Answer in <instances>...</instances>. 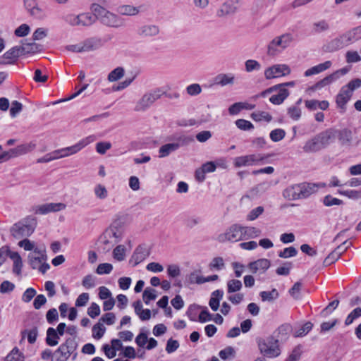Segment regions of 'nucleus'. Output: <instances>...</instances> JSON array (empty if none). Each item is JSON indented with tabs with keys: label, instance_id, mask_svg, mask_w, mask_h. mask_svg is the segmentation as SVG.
Returning <instances> with one entry per match:
<instances>
[{
	"label": "nucleus",
	"instance_id": "nucleus-1",
	"mask_svg": "<svg viewBox=\"0 0 361 361\" xmlns=\"http://www.w3.org/2000/svg\"><path fill=\"white\" fill-rule=\"evenodd\" d=\"M333 142V132L326 129L308 140L302 149L306 153H314L326 148Z\"/></svg>",
	"mask_w": 361,
	"mask_h": 361
},
{
	"label": "nucleus",
	"instance_id": "nucleus-2",
	"mask_svg": "<svg viewBox=\"0 0 361 361\" xmlns=\"http://www.w3.org/2000/svg\"><path fill=\"white\" fill-rule=\"evenodd\" d=\"M91 10L97 16V19L104 25L111 27H120L125 25L123 18L107 11L98 4H92Z\"/></svg>",
	"mask_w": 361,
	"mask_h": 361
},
{
	"label": "nucleus",
	"instance_id": "nucleus-3",
	"mask_svg": "<svg viewBox=\"0 0 361 361\" xmlns=\"http://www.w3.org/2000/svg\"><path fill=\"white\" fill-rule=\"evenodd\" d=\"M256 342L260 353L264 357L275 358L280 355L279 339H275V336L257 338Z\"/></svg>",
	"mask_w": 361,
	"mask_h": 361
},
{
	"label": "nucleus",
	"instance_id": "nucleus-4",
	"mask_svg": "<svg viewBox=\"0 0 361 361\" xmlns=\"http://www.w3.org/2000/svg\"><path fill=\"white\" fill-rule=\"evenodd\" d=\"M165 91L162 87L153 88L146 92L137 102L134 110L137 112H143L149 109L154 102L160 99Z\"/></svg>",
	"mask_w": 361,
	"mask_h": 361
},
{
	"label": "nucleus",
	"instance_id": "nucleus-5",
	"mask_svg": "<svg viewBox=\"0 0 361 361\" xmlns=\"http://www.w3.org/2000/svg\"><path fill=\"white\" fill-rule=\"evenodd\" d=\"M244 240L243 226L235 224L229 226L224 233L219 234L217 240L220 243L237 242Z\"/></svg>",
	"mask_w": 361,
	"mask_h": 361
},
{
	"label": "nucleus",
	"instance_id": "nucleus-6",
	"mask_svg": "<svg viewBox=\"0 0 361 361\" xmlns=\"http://www.w3.org/2000/svg\"><path fill=\"white\" fill-rule=\"evenodd\" d=\"M350 70V67L345 66L339 70L336 71L333 73L326 76L323 79L320 80L314 85L310 87V90L312 91H316L318 90H321L322 88L333 83L334 82L338 80L341 76L347 74Z\"/></svg>",
	"mask_w": 361,
	"mask_h": 361
},
{
	"label": "nucleus",
	"instance_id": "nucleus-7",
	"mask_svg": "<svg viewBox=\"0 0 361 361\" xmlns=\"http://www.w3.org/2000/svg\"><path fill=\"white\" fill-rule=\"evenodd\" d=\"M327 130L333 132L334 141L337 138L341 145L349 147L353 145L354 137L350 129L345 128L341 130L335 128H329Z\"/></svg>",
	"mask_w": 361,
	"mask_h": 361
},
{
	"label": "nucleus",
	"instance_id": "nucleus-8",
	"mask_svg": "<svg viewBox=\"0 0 361 361\" xmlns=\"http://www.w3.org/2000/svg\"><path fill=\"white\" fill-rule=\"evenodd\" d=\"M269 156H263L260 154H252L249 155L237 157L234 159L233 164L235 167L248 166L256 165L262 161L265 158Z\"/></svg>",
	"mask_w": 361,
	"mask_h": 361
},
{
	"label": "nucleus",
	"instance_id": "nucleus-9",
	"mask_svg": "<svg viewBox=\"0 0 361 361\" xmlns=\"http://www.w3.org/2000/svg\"><path fill=\"white\" fill-rule=\"evenodd\" d=\"M293 39V36L290 33H286L275 37L268 46V54L274 55L276 54V47H281L282 49L288 47Z\"/></svg>",
	"mask_w": 361,
	"mask_h": 361
},
{
	"label": "nucleus",
	"instance_id": "nucleus-10",
	"mask_svg": "<svg viewBox=\"0 0 361 361\" xmlns=\"http://www.w3.org/2000/svg\"><path fill=\"white\" fill-rule=\"evenodd\" d=\"M352 44L348 32H345L339 37L332 39L326 45V51L334 52Z\"/></svg>",
	"mask_w": 361,
	"mask_h": 361
},
{
	"label": "nucleus",
	"instance_id": "nucleus-11",
	"mask_svg": "<svg viewBox=\"0 0 361 361\" xmlns=\"http://www.w3.org/2000/svg\"><path fill=\"white\" fill-rule=\"evenodd\" d=\"M290 73V68L286 64L274 65L267 68L264 71V77L269 80L281 76L287 75Z\"/></svg>",
	"mask_w": 361,
	"mask_h": 361
},
{
	"label": "nucleus",
	"instance_id": "nucleus-12",
	"mask_svg": "<svg viewBox=\"0 0 361 361\" xmlns=\"http://www.w3.org/2000/svg\"><path fill=\"white\" fill-rule=\"evenodd\" d=\"M46 247H42V250H37L36 252H31L27 255V263L32 269H36L39 264L47 261Z\"/></svg>",
	"mask_w": 361,
	"mask_h": 361
},
{
	"label": "nucleus",
	"instance_id": "nucleus-13",
	"mask_svg": "<svg viewBox=\"0 0 361 361\" xmlns=\"http://www.w3.org/2000/svg\"><path fill=\"white\" fill-rule=\"evenodd\" d=\"M150 255L149 248L145 244L138 245L133 252L129 262L133 267L144 261Z\"/></svg>",
	"mask_w": 361,
	"mask_h": 361
},
{
	"label": "nucleus",
	"instance_id": "nucleus-14",
	"mask_svg": "<svg viewBox=\"0 0 361 361\" xmlns=\"http://www.w3.org/2000/svg\"><path fill=\"white\" fill-rule=\"evenodd\" d=\"M66 205L63 203H47L36 206L32 208L35 214H47L49 212H55L65 209Z\"/></svg>",
	"mask_w": 361,
	"mask_h": 361
},
{
	"label": "nucleus",
	"instance_id": "nucleus-15",
	"mask_svg": "<svg viewBox=\"0 0 361 361\" xmlns=\"http://www.w3.org/2000/svg\"><path fill=\"white\" fill-rule=\"evenodd\" d=\"M301 199H306L311 195L315 193L320 187H324V184L303 182L299 183Z\"/></svg>",
	"mask_w": 361,
	"mask_h": 361
},
{
	"label": "nucleus",
	"instance_id": "nucleus-16",
	"mask_svg": "<svg viewBox=\"0 0 361 361\" xmlns=\"http://www.w3.org/2000/svg\"><path fill=\"white\" fill-rule=\"evenodd\" d=\"M97 139L94 135H91L85 138L82 139L75 145L65 147V150L66 152L67 156L74 154L81 150L82 148L88 145L89 144L93 142Z\"/></svg>",
	"mask_w": 361,
	"mask_h": 361
},
{
	"label": "nucleus",
	"instance_id": "nucleus-17",
	"mask_svg": "<svg viewBox=\"0 0 361 361\" xmlns=\"http://www.w3.org/2000/svg\"><path fill=\"white\" fill-rule=\"evenodd\" d=\"M270 265V260L262 258L250 262L247 267L252 274H256L257 271L264 273L269 268Z\"/></svg>",
	"mask_w": 361,
	"mask_h": 361
},
{
	"label": "nucleus",
	"instance_id": "nucleus-18",
	"mask_svg": "<svg viewBox=\"0 0 361 361\" xmlns=\"http://www.w3.org/2000/svg\"><path fill=\"white\" fill-rule=\"evenodd\" d=\"M142 37H151L157 36L159 33V27L153 24H146L140 26L137 31Z\"/></svg>",
	"mask_w": 361,
	"mask_h": 361
},
{
	"label": "nucleus",
	"instance_id": "nucleus-19",
	"mask_svg": "<svg viewBox=\"0 0 361 361\" xmlns=\"http://www.w3.org/2000/svg\"><path fill=\"white\" fill-rule=\"evenodd\" d=\"M24 4L30 16L37 19L44 17V11L37 6L34 0H24Z\"/></svg>",
	"mask_w": 361,
	"mask_h": 361
},
{
	"label": "nucleus",
	"instance_id": "nucleus-20",
	"mask_svg": "<svg viewBox=\"0 0 361 361\" xmlns=\"http://www.w3.org/2000/svg\"><path fill=\"white\" fill-rule=\"evenodd\" d=\"M352 94L341 87L339 93L336 98L337 106L341 109V112H345L346 110V104L350 99Z\"/></svg>",
	"mask_w": 361,
	"mask_h": 361
},
{
	"label": "nucleus",
	"instance_id": "nucleus-21",
	"mask_svg": "<svg viewBox=\"0 0 361 361\" xmlns=\"http://www.w3.org/2000/svg\"><path fill=\"white\" fill-rule=\"evenodd\" d=\"M23 154V145H19L15 148L4 151L0 154V164L7 161L11 159L20 157Z\"/></svg>",
	"mask_w": 361,
	"mask_h": 361
},
{
	"label": "nucleus",
	"instance_id": "nucleus-22",
	"mask_svg": "<svg viewBox=\"0 0 361 361\" xmlns=\"http://www.w3.org/2000/svg\"><path fill=\"white\" fill-rule=\"evenodd\" d=\"M283 195L286 199H288V200H300L301 197L299 183L287 187L283 191Z\"/></svg>",
	"mask_w": 361,
	"mask_h": 361
},
{
	"label": "nucleus",
	"instance_id": "nucleus-23",
	"mask_svg": "<svg viewBox=\"0 0 361 361\" xmlns=\"http://www.w3.org/2000/svg\"><path fill=\"white\" fill-rule=\"evenodd\" d=\"M291 326L288 324H283L281 325L271 336H275V339H279V341H285L288 338V335L291 331Z\"/></svg>",
	"mask_w": 361,
	"mask_h": 361
},
{
	"label": "nucleus",
	"instance_id": "nucleus-24",
	"mask_svg": "<svg viewBox=\"0 0 361 361\" xmlns=\"http://www.w3.org/2000/svg\"><path fill=\"white\" fill-rule=\"evenodd\" d=\"M37 225V218L33 215L24 219V235L30 236L35 231Z\"/></svg>",
	"mask_w": 361,
	"mask_h": 361
},
{
	"label": "nucleus",
	"instance_id": "nucleus-25",
	"mask_svg": "<svg viewBox=\"0 0 361 361\" xmlns=\"http://www.w3.org/2000/svg\"><path fill=\"white\" fill-rule=\"evenodd\" d=\"M332 65L331 61H326L324 63H319L315 66H313L304 73L305 77H309L313 75L319 74L327 69H329Z\"/></svg>",
	"mask_w": 361,
	"mask_h": 361
},
{
	"label": "nucleus",
	"instance_id": "nucleus-26",
	"mask_svg": "<svg viewBox=\"0 0 361 361\" xmlns=\"http://www.w3.org/2000/svg\"><path fill=\"white\" fill-rule=\"evenodd\" d=\"M215 84L222 87L228 85H233L235 82L234 75L232 73H221L214 78Z\"/></svg>",
	"mask_w": 361,
	"mask_h": 361
},
{
	"label": "nucleus",
	"instance_id": "nucleus-27",
	"mask_svg": "<svg viewBox=\"0 0 361 361\" xmlns=\"http://www.w3.org/2000/svg\"><path fill=\"white\" fill-rule=\"evenodd\" d=\"M277 91L278 93L276 94L272 95L269 98V102L275 105L282 104L290 94L287 88H278Z\"/></svg>",
	"mask_w": 361,
	"mask_h": 361
},
{
	"label": "nucleus",
	"instance_id": "nucleus-28",
	"mask_svg": "<svg viewBox=\"0 0 361 361\" xmlns=\"http://www.w3.org/2000/svg\"><path fill=\"white\" fill-rule=\"evenodd\" d=\"M236 11L237 6L235 3L230 0L223 4L221 8L218 11L217 15L220 17L226 15H231L235 13Z\"/></svg>",
	"mask_w": 361,
	"mask_h": 361
},
{
	"label": "nucleus",
	"instance_id": "nucleus-29",
	"mask_svg": "<svg viewBox=\"0 0 361 361\" xmlns=\"http://www.w3.org/2000/svg\"><path fill=\"white\" fill-rule=\"evenodd\" d=\"M180 147V143H168L162 145L159 149V157L160 158L168 157L171 153L176 151Z\"/></svg>",
	"mask_w": 361,
	"mask_h": 361
},
{
	"label": "nucleus",
	"instance_id": "nucleus-30",
	"mask_svg": "<svg viewBox=\"0 0 361 361\" xmlns=\"http://www.w3.org/2000/svg\"><path fill=\"white\" fill-rule=\"evenodd\" d=\"M8 257L13 261V272L19 274L21 269V257L18 252L11 251L8 247Z\"/></svg>",
	"mask_w": 361,
	"mask_h": 361
},
{
	"label": "nucleus",
	"instance_id": "nucleus-31",
	"mask_svg": "<svg viewBox=\"0 0 361 361\" xmlns=\"http://www.w3.org/2000/svg\"><path fill=\"white\" fill-rule=\"evenodd\" d=\"M60 336L56 329L52 327L48 328L47 331L46 343L49 346H55L59 343Z\"/></svg>",
	"mask_w": 361,
	"mask_h": 361
},
{
	"label": "nucleus",
	"instance_id": "nucleus-32",
	"mask_svg": "<svg viewBox=\"0 0 361 361\" xmlns=\"http://www.w3.org/2000/svg\"><path fill=\"white\" fill-rule=\"evenodd\" d=\"M11 233L14 238L20 239L18 245L23 247V223L19 221L15 224L11 228Z\"/></svg>",
	"mask_w": 361,
	"mask_h": 361
},
{
	"label": "nucleus",
	"instance_id": "nucleus-33",
	"mask_svg": "<svg viewBox=\"0 0 361 361\" xmlns=\"http://www.w3.org/2000/svg\"><path fill=\"white\" fill-rule=\"evenodd\" d=\"M117 11L121 15L129 16H135L140 12L139 7L133 6L132 5L120 6Z\"/></svg>",
	"mask_w": 361,
	"mask_h": 361
},
{
	"label": "nucleus",
	"instance_id": "nucleus-34",
	"mask_svg": "<svg viewBox=\"0 0 361 361\" xmlns=\"http://www.w3.org/2000/svg\"><path fill=\"white\" fill-rule=\"evenodd\" d=\"M42 49V45L35 42H24V59L28 54H35Z\"/></svg>",
	"mask_w": 361,
	"mask_h": 361
},
{
	"label": "nucleus",
	"instance_id": "nucleus-35",
	"mask_svg": "<svg viewBox=\"0 0 361 361\" xmlns=\"http://www.w3.org/2000/svg\"><path fill=\"white\" fill-rule=\"evenodd\" d=\"M243 233L244 240L254 238L261 234V231L252 226H243Z\"/></svg>",
	"mask_w": 361,
	"mask_h": 361
},
{
	"label": "nucleus",
	"instance_id": "nucleus-36",
	"mask_svg": "<svg viewBox=\"0 0 361 361\" xmlns=\"http://www.w3.org/2000/svg\"><path fill=\"white\" fill-rule=\"evenodd\" d=\"M80 17V23L81 26H89L92 25L96 20L97 19V16L93 14L87 13H82L79 15Z\"/></svg>",
	"mask_w": 361,
	"mask_h": 361
},
{
	"label": "nucleus",
	"instance_id": "nucleus-37",
	"mask_svg": "<svg viewBox=\"0 0 361 361\" xmlns=\"http://www.w3.org/2000/svg\"><path fill=\"white\" fill-rule=\"evenodd\" d=\"M259 296L262 301L273 302L279 296V293L276 288H273L271 291H262Z\"/></svg>",
	"mask_w": 361,
	"mask_h": 361
},
{
	"label": "nucleus",
	"instance_id": "nucleus-38",
	"mask_svg": "<svg viewBox=\"0 0 361 361\" xmlns=\"http://www.w3.org/2000/svg\"><path fill=\"white\" fill-rule=\"evenodd\" d=\"M81 44L82 52H87L97 49L99 46V40L96 39H89L85 40Z\"/></svg>",
	"mask_w": 361,
	"mask_h": 361
},
{
	"label": "nucleus",
	"instance_id": "nucleus-39",
	"mask_svg": "<svg viewBox=\"0 0 361 361\" xmlns=\"http://www.w3.org/2000/svg\"><path fill=\"white\" fill-rule=\"evenodd\" d=\"M125 70L123 67H117L111 71L108 75V80L110 82H115L123 77Z\"/></svg>",
	"mask_w": 361,
	"mask_h": 361
},
{
	"label": "nucleus",
	"instance_id": "nucleus-40",
	"mask_svg": "<svg viewBox=\"0 0 361 361\" xmlns=\"http://www.w3.org/2000/svg\"><path fill=\"white\" fill-rule=\"evenodd\" d=\"M157 297V290L152 288H146L142 293V299L146 305H148L151 300H154Z\"/></svg>",
	"mask_w": 361,
	"mask_h": 361
},
{
	"label": "nucleus",
	"instance_id": "nucleus-41",
	"mask_svg": "<svg viewBox=\"0 0 361 361\" xmlns=\"http://www.w3.org/2000/svg\"><path fill=\"white\" fill-rule=\"evenodd\" d=\"M341 247H337L333 252H331L324 260V265H329L336 262L342 255L340 251Z\"/></svg>",
	"mask_w": 361,
	"mask_h": 361
},
{
	"label": "nucleus",
	"instance_id": "nucleus-42",
	"mask_svg": "<svg viewBox=\"0 0 361 361\" xmlns=\"http://www.w3.org/2000/svg\"><path fill=\"white\" fill-rule=\"evenodd\" d=\"M313 324L310 322H307L298 329L294 332L295 337H303L307 334L312 329Z\"/></svg>",
	"mask_w": 361,
	"mask_h": 361
},
{
	"label": "nucleus",
	"instance_id": "nucleus-43",
	"mask_svg": "<svg viewBox=\"0 0 361 361\" xmlns=\"http://www.w3.org/2000/svg\"><path fill=\"white\" fill-rule=\"evenodd\" d=\"M106 331V328L101 322H97L92 327V336L95 339H100L104 336Z\"/></svg>",
	"mask_w": 361,
	"mask_h": 361
},
{
	"label": "nucleus",
	"instance_id": "nucleus-44",
	"mask_svg": "<svg viewBox=\"0 0 361 361\" xmlns=\"http://www.w3.org/2000/svg\"><path fill=\"white\" fill-rule=\"evenodd\" d=\"M242 283L238 279H231L227 282V292L228 293H235L242 288Z\"/></svg>",
	"mask_w": 361,
	"mask_h": 361
},
{
	"label": "nucleus",
	"instance_id": "nucleus-45",
	"mask_svg": "<svg viewBox=\"0 0 361 361\" xmlns=\"http://www.w3.org/2000/svg\"><path fill=\"white\" fill-rule=\"evenodd\" d=\"M251 117L255 121H265L270 122L272 120V116L266 111L254 112L251 114Z\"/></svg>",
	"mask_w": 361,
	"mask_h": 361
},
{
	"label": "nucleus",
	"instance_id": "nucleus-46",
	"mask_svg": "<svg viewBox=\"0 0 361 361\" xmlns=\"http://www.w3.org/2000/svg\"><path fill=\"white\" fill-rule=\"evenodd\" d=\"M210 269L221 270L225 268L224 260L221 257H214L209 264Z\"/></svg>",
	"mask_w": 361,
	"mask_h": 361
},
{
	"label": "nucleus",
	"instance_id": "nucleus-47",
	"mask_svg": "<svg viewBox=\"0 0 361 361\" xmlns=\"http://www.w3.org/2000/svg\"><path fill=\"white\" fill-rule=\"evenodd\" d=\"M44 245H37L35 241H32L28 238H24V250L36 252V250H42Z\"/></svg>",
	"mask_w": 361,
	"mask_h": 361
},
{
	"label": "nucleus",
	"instance_id": "nucleus-48",
	"mask_svg": "<svg viewBox=\"0 0 361 361\" xmlns=\"http://www.w3.org/2000/svg\"><path fill=\"white\" fill-rule=\"evenodd\" d=\"M57 353H60V357L56 359V361H66L73 353L61 345L55 351V354Z\"/></svg>",
	"mask_w": 361,
	"mask_h": 361
},
{
	"label": "nucleus",
	"instance_id": "nucleus-49",
	"mask_svg": "<svg viewBox=\"0 0 361 361\" xmlns=\"http://www.w3.org/2000/svg\"><path fill=\"white\" fill-rule=\"evenodd\" d=\"M361 87V79L355 78L350 80L346 85L342 87L347 92H349L352 95L355 90Z\"/></svg>",
	"mask_w": 361,
	"mask_h": 361
},
{
	"label": "nucleus",
	"instance_id": "nucleus-50",
	"mask_svg": "<svg viewBox=\"0 0 361 361\" xmlns=\"http://www.w3.org/2000/svg\"><path fill=\"white\" fill-rule=\"evenodd\" d=\"M269 136L273 142H279L285 137L286 132L283 129L277 128L271 130Z\"/></svg>",
	"mask_w": 361,
	"mask_h": 361
},
{
	"label": "nucleus",
	"instance_id": "nucleus-51",
	"mask_svg": "<svg viewBox=\"0 0 361 361\" xmlns=\"http://www.w3.org/2000/svg\"><path fill=\"white\" fill-rule=\"evenodd\" d=\"M287 114L294 121H298L301 116V109L299 106H292L288 108Z\"/></svg>",
	"mask_w": 361,
	"mask_h": 361
},
{
	"label": "nucleus",
	"instance_id": "nucleus-52",
	"mask_svg": "<svg viewBox=\"0 0 361 361\" xmlns=\"http://www.w3.org/2000/svg\"><path fill=\"white\" fill-rule=\"evenodd\" d=\"M96 197L100 200H104L108 196V191L104 185L98 184L94 189Z\"/></svg>",
	"mask_w": 361,
	"mask_h": 361
},
{
	"label": "nucleus",
	"instance_id": "nucleus-53",
	"mask_svg": "<svg viewBox=\"0 0 361 361\" xmlns=\"http://www.w3.org/2000/svg\"><path fill=\"white\" fill-rule=\"evenodd\" d=\"M361 316V307H356L346 317L345 321V325L351 324L355 319Z\"/></svg>",
	"mask_w": 361,
	"mask_h": 361
},
{
	"label": "nucleus",
	"instance_id": "nucleus-54",
	"mask_svg": "<svg viewBox=\"0 0 361 361\" xmlns=\"http://www.w3.org/2000/svg\"><path fill=\"white\" fill-rule=\"evenodd\" d=\"M245 71L248 73L253 71H259L261 68L260 63L256 60L249 59L245 63Z\"/></svg>",
	"mask_w": 361,
	"mask_h": 361
},
{
	"label": "nucleus",
	"instance_id": "nucleus-55",
	"mask_svg": "<svg viewBox=\"0 0 361 361\" xmlns=\"http://www.w3.org/2000/svg\"><path fill=\"white\" fill-rule=\"evenodd\" d=\"M339 194L348 197V198L357 200L361 198V190H339Z\"/></svg>",
	"mask_w": 361,
	"mask_h": 361
},
{
	"label": "nucleus",
	"instance_id": "nucleus-56",
	"mask_svg": "<svg viewBox=\"0 0 361 361\" xmlns=\"http://www.w3.org/2000/svg\"><path fill=\"white\" fill-rule=\"evenodd\" d=\"M352 43L361 39V25L351 29L347 32Z\"/></svg>",
	"mask_w": 361,
	"mask_h": 361
},
{
	"label": "nucleus",
	"instance_id": "nucleus-57",
	"mask_svg": "<svg viewBox=\"0 0 361 361\" xmlns=\"http://www.w3.org/2000/svg\"><path fill=\"white\" fill-rule=\"evenodd\" d=\"M125 247L119 245L113 251L114 257L118 261H123L125 259Z\"/></svg>",
	"mask_w": 361,
	"mask_h": 361
},
{
	"label": "nucleus",
	"instance_id": "nucleus-58",
	"mask_svg": "<svg viewBox=\"0 0 361 361\" xmlns=\"http://www.w3.org/2000/svg\"><path fill=\"white\" fill-rule=\"evenodd\" d=\"M298 253L297 250L294 247H288L279 252V256L281 258H288L295 257Z\"/></svg>",
	"mask_w": 361,
	"mask_h": 361
},
{
	"label": "nucleus",
	"instance_id": "nucleus-59",
	"mask_svg": "<svg viewBox=\"0 0 361 361\" xmlns=\"http://www.w3.org/2000/svg\"><path fill=\"white\" fill-rule=\"evenodd\" d=\"M201 307L200 305L193 304L190 305L186 312L187 316L189 317V319L191 321L196 322L197 321V310Z\"/></svg>",
	"mask_w": 361,
	"mask_h": 361
},
{
	"label": "nucleus",
	"instance_id": "nucleus-60",
	"mask_svg": "<svg viewBox=\"0 0 361 361\" xmlns=\"http://www.w3.org/2000/svg\"><path fill=\"white\" fill-rule=\"evenodd\" d=\"M236 126L243 130H250L254 128L252 123L245 119H238L235 121Z\"/></svg>",
	"mask_w": 361,
	"mask_h": 361
},
{
	"label": "nucleus",
	"instance_id": "nucleus-61",
	"mask_svg": "<svg viewBox=\"0 0 361 361\" xmlns=\"http://www.w3.org/2000/svg\"><path fill=\"white\" fill-rule=\"evenodd\" d=\"M323 203L326 207H331L333 205H341L343 203V201L328 195L324 197Z\"/></svg>",
	"mask_w": 361,
	"mask_h": 361
},
{
	"label": "nucleus",
	"instance_id": "nucleus-62",
	"mask_svg": "<svg viewBox=\"0 0 361 361\" xmlns=\"http://www.w3.org/2000/svg\"><path fill=\"white\" fill-rule=\"evenodd\" d=\"M113 269V266L109 263L99 264L96 269L98 274H109Z\"/></svg>",
	"mask_w": 361,
	"mask_h": 361
},
{
	"label": "nucleus",
	"instance_id": "nucleus-63",
	"mask_svg": "<svg viewBox=\"0 0 361 361\" xmlns=\"http://www.w3.org/2000/svg\"><path fill=\"white\" fill-rule=\"evenodd\" d=\"M346 61L349 63L361 61V57L356 51H348L345 54Z\"/></svg>",
	"mask_w": 361,
	"mask_h": 361
},
{
	"label": "nucleus",
	"instance_id": "nucleus-64",
	"mask_svg": "<svg viewBox=\"0 0 361 361\" xmlns=\"http://www.w3.org/2000/svg\"><path fill=\"white\" fill-rule=\"evenodd\" d=\"M5 360L6 361H22L18 348H14L6 357Z\"/></svg>",
	"mask_w": 361,
	"mask_h": 361
}]
</instances>
